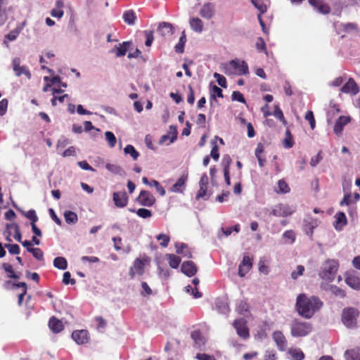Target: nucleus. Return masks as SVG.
<instances>
[{"instance_id": "1", "label": "nucleus", "mask_w": 360, "mask_h": 360, "mask_svg": "<svg viewBox=\"0 0 360 360\" xmlns=\"http://www.w3.org/2000/svg\"><path fill=\"white\" fill-rule=\"evenodd\" d=\"M323 302L316 296L307 297L301 293L296 300V309L298 314L306 319L311 318L323 307Z\"/></svg>"}, {"instance_id": "2", "label": "nucleus", "mask_w": 360, "mask_h": 360, "mask_svg": "<svg viewBox=\"0 0 360 360\" xmlns=\"http://www.w3.org/2000/svg\"><path fill=\"white\" fill-rule=\"evenodd\" d=\"M150 262V258L143 254L140 257L134 259L133 265L130 267L129 276L134 279L136 275L142 276L145 272V266Z\"/></svg>"}, {"instance_id": "3", "label": "nucleus", "mask_w": 360, "mask_h": 360, "mask_svg": "<svg viewBox=\"0 0 360 360\" xmlns=\"http://www.w3.org/2000/svg\"><path fill=\"white\" fill-rule=\"evenodd\" d=\"M338 266V262L336 260H327L319 272L320 277L327 281H333L335 278Z\"/></svg>"}, {"instance_id": "4", "label": "nucleus", "mask_w": 360, "mask_h": 360, "mask_svg": "<svg viewBox=\"0 0 360 360\" xmlns=\"http://www.w3.org/2000/svg\"><path fill=\"white\" fill-rule=\"evenodd\" d=\"M312 331V326L310 323L295 319L290 327L291 335L296 338L304 337Z\"/></svg>"}, {"instance_id": "5", "label": "nucleus", "mask_w": 360, "mask_h": 360, "mask_svg": "<svg viewBox=\"0 0 360 360\" xmlns=\"http://www.w3.org/2000/svg\"><path fill=\"white\" fill-rule=\"evenodd\" d=\"M359 315V311L354 307H347L343 309L342 314V321L344 325L347 328H354L356 326V320Z\"/></svg>"}, {"instance_id": "6", "label": "nucleus", "mask_w": 360, "mask_h": 360, "mask_svg": "<svg viewBox=\"0 0 360 360\" xmlns=\"http://www.w3.org/2000/svg\"><path fill=\"white\" fill-rule=\"evenodd\" d=\"M233 326L236 330L238 336L243 339H247L250 337L249 328L247 326V321L244 319H236Z\"/></svg>"}, {"instance_id": "7", "label": "nucleus", "mask_w": 360, "mask_h": 360, "mask_svg": "<svg viewBox=\"0 0 360 360\" xmlns=\"http://www.w3.org/2000/svg\"><path fill=\"white\" fill-rule=\"evenodd\" d=\"M229 66L234 70L235 73L238 75H246L249 73L248 63L244 60H232L229 62Z\"/></svg>"}, {"instance_id": "8", "label": "nucleus", "mask_w": 360, "mask_h": 360, "mask_svg": "<svg viewBox=\"0 0 360 360\" xmlns=\"http://www.w3.org/2000/svg\"><path fill=\"white\" fill-rule=\"evenodd\" d=\"M136 201L142 206L151 207L155 204V198L149 191L143 190L137 197Z\"/></svg>"}, {"instance_id": "9", "label": "nucleus", "mask_w": 360, "mask_h": 360, "mask_svg": "<svg viewBox=\"0 0 360 360\" xmlns=\"http://www.w3.org/2000/svg\"><path fill=\"white\" fill-rule=\"evenodd\" d=\"M333 27L338 34H341L342 37H344L347 33H349L353 30H355L356 25L354 23L347 22L343 23L340 22H335L333 24Z\"/></svg>"}, {"instance_id": "10", "label": "nucleus", "mask_w": 360, "mask_h": 360, "mask_svg": "<svg viewBox=\"0 0 360 360\" xmlns=\"http://www.w3.org/2000/svg\"><path fill=\"white\" fill-rule=\"evenodd\" d=\"M272 338L280 351L284 352L287 349L288 342L285 335L281 331H274L272 334Z\"/></svg>"}, {"instance_id": "11", "label": "nucleus", "mask_w": 360, "mask_h": 360, "mask_svg": "<svg viewBox=\"0 0 360 360\" xmlns=\"http://www.w3.org/2000/svg\"><path fill=\"white\" fill-rule=\"evenodd\" d=\"M308 2L321 14L327 15L331 11L330 6L324 0H308Z\"/></svg>"}, {"instance_id": "12", "label": "nucleus", "mask_w": 360, "mask_h": 360, "mask_svg": "<svg viewBox=\"0 0 360 360\" xmlns=\"http://www.w3.org/2000/svg\"><path fill=\"white\" fill-rule=\"evenodd\" d=\"M12 64L16 76L20 77L25 75L28 79L31 78V72L29 69L25 65L20 66V59L19 58H13Z\"/></svg>"}, {"instance_id": "13", "label": "nucleus", "mask_w": 360, "mask_h": 360, "mask_svg": "<svg viewBox=\"0 0 360 360\" xmlns=\"http://www.w3.org/2000/svg\"><path fill=\"white\" fill-rule=\"evenodd\" d=\"M112 200L117 207L122 208L127 205L129 197L125 191L114 192Z\"/></svg>"}, {"instance_id": "14", "label": "nucleus", "mask_w": 360, "mask_h": 360, "mask_svg": "<svg viewBox=\"0 0 360 360\" xmlns=\"http://www.w3.org/2000/svg\"><path fill=\"white\" fill-rule=\"evenodd\" d=\"M252 266V259L248 255H245L239 264L238 275L240 277L245 276Z\"/></svg>"}, {"instance_id": "15", "label": "nucleus", "mask_w": 360, "mask_h": 360, "mask_svg": "<svg viewBox=\"0 0 360 360\" xmlns=\"http://www.w3.org/2000/svg\"><path fill=\"white\" fill-rule=\"evenodd\" d=\"M208 184V176L206 174H203L199 181L200 189L196 195V199L203 198L207 195Z\"/></svg>"}, {"instance_id": "16", "label": "nucleus", "mask_w": 360, "mask_h": 360, "mask_svg": "<svg viewBox=\"0 0 360 360\" xmlns=\"http://www.w3.org/2000/svg\"><path fill=\"white\" fill-rule=\"evenodd\" d=\"M181 270L185 275L191 277L197 273L198 268L193 262L186 261L182 263Z\"/></svg>"}, {"instance_id": "17", "label": "nucleus", "mask_w": 360, "mask_h": 360, "mask_svg": "<svg viewBox=\"0 0 360 360\" xmlns=\"http://www.w3.org/2000/svg\"><path fill=\"white\" fill-rule=\"evenodd\" d=\"M346 283L352 288L360 290V276H357L354 273H348L345 276Z\"/></svg>"}, {"instance_id": "18", "label": "nucleus", "mask_w": 360, "mask_h": 360, "mask_svg": "<svg viewBox=\"0 0 360 360\" xmlns=\"http://www.w3.org/2000/svg\"><path fill=\"white\" fill-rule=\"evenodd\" d=\"M72 338L78 345L86 344L89 340V332L86 330H75L72 333Z\"/></svg>"}, {"instance_id": "19", "label": "nucleus", "mask_w": 360, "mask_h": 360, "mask_svg": "<svg viewBox=\"0 0 360 360\" xmlns=\"http://www.w3.org/2000/svg\"><path fill=\"white\" fill-rule=\"evenodd\" d=\"M340 91L345 94L356 95L359 93V89L354 79L349 78L347 82L341 88Z\"/></svg>"}, {"instance_id": "20", "label": "nucleus", "mask_w": 360, "mask_h": 360, "mask_svg": "<svg viewBox=\"0 0 360 360\" xmlns=\"http://www.w3.org/2000/svg\"><path fill=\"white\" fill-rule=\"evenodd\" d=\"M188 180V174L181 176L176 182L170 188L169 191L173 193H183L186 188V183Z\"/></svg>"}, {"instance_id": "21", "label": "nucleus", "mask_w": 360, "mask_h": 360, "mask_svg": "<svg viewBox=\"0 0 360 360\" xmlns=\"http://www.w3.org/2000/svg\"><path fill=\"white\" fill-rule=\"evenodd\" d=\"M214 8L215 6L212 3H206L202 6L200 11V15L203 18L211 19L214 16Z\"/></svg>"}, {"instance_id": "22", "label": "nucleus", "mask_w": 360, "mask_h": 360, "mask_svg": "<svg viewBox=\"0 0 360 360\" xmlns=\"http://www.w3.org/2000/svg\"><path fill=\"white\" fill-rule=\"evenodd\" d=\"M351 121V118L347 116H340L335 123L333 131L335 134H340L343 130L344 127Z\"/></svg>"}, {"instance_id": "23", "label": "nucleus", "mask_w": 360, "mask_h": 360, "mask_svg": "<svg viewBox=\"0 0 360 360\" xmlns=\"http://www.w3.org/2000/svg\"><path fill=\"white\" fill-rule=\"evenodd\" d=\"M271 214L276 217H288L292 214V212L289 210L288 206L280 204L272 210Z\"/></svg>"}, {"instance_id": "24", "label": "nucleus", "mask_w": 360, "mask_h": 360, "mask_svg": "<svg viewBox=\"0 0 360 360\" xmlns=\"http://www.w3.org/2000/svg\"><path fill=\"white\" fill-rule=\"evenodd\" d=\"M49 326L54 333H60L64 328L63 322L60 320L56 318L55 316H52L49 319Z\"/></svg>"}, {"instance_id": "25", "label": "nucleus", "mask_w": 360, "mask_h": 360, "mask_svg": "<svg viewBox=\"0 0 360 360\" xmlns=\"http://www.w3.org/2000/svg\"><path fill=\"white\" fill-rule=\"evenodd\" d=\"M158 32L162 37L169 36L173 34V26L166 22L160 23L158 27Z\"/></svg>"}, {"instance_id": "26", "label": "nucleus", "mask_w": 360, "mask_h": 360, "mask_svg": "<svg viewBox=\"0 0 360 360\" xmlns=\"http://www.w3.org/2000/svg\"><path fill=\"white\" fill-rule=\"evenodd\" d=\"M335 228L336 230H341L343 226L347 224L346 215L342 212H338L335 215Z\"/></svg>"}, {"instance_id": "27", "label": "nucleus", "mask_w": 360, "mask_h": 360, "mask_svg": "<svg viewBox=\"0 0 360 360\" xmlns=\"http://www.w3.org/2000/svg\"><path fill=\"white\" fill-rule=\"evenodd\" d=\"M191 28L195 32L200 33L203 30V22L198 17L191 18L189 20Z\"/></svg>"}, {"instance_id": "28", "label": "nucleus", "mask_w": 360, "mask_h": 360, "mask_svg": "<svg viewBox=\"0 0 360 360\" xmlns=\"http://www.w3.org/2000/svg\"><path fill=\"white\" fill-rule=\"evenodd\" d=\"M176 247V252L177 254H181L184 257H186L188 258H192L193 255L192 253L188 248V246L185 243H176L175 245Z\"/></svg>"}, {"instance_id": "29", "label": "nucleus", "mask_w": 360, "mask_h": 360, "mask_svg": "<svg viewBox=\"0 0 360 360\" xmlns=\"http://www.w3.org/2000/svg\"><path fill=\"white\" fill-rule=\"evenodd\" d=\"M345 357L346 360H360V347L346 350Z\"/></svg>"}, {"instance_id": "30", "label": "nucleus", "mask_w": 360, "mask_h": 360, "mask_svg": "<svg viewBox=\"0 0 360 360\" xmlns=\"http://www.w3.org/2000/svg\"><path fill=\"white\" fill-rule=\"evenodd\" d=\"M122 18L124 22L129 25H133L135 23L136 15L133 10H127L124 12Z\"/></svg>"}, {"instance_id": "31", "label": "nucleus", "mask_w": 360, "mask_h": 360, "mask_svg": "<svg viewBox=\"0 0 360 360\" xmlns=\"http://www.w3.org/2000/svg\"><path fill=\"white\" fill-rule=\"evenodd\" d=\"M2 267L4 271L8 274L7 277L13 279H19L20 273H15L13 270V266L9 263H3Z\"/></svg>"}, {"instance_id": "32", "label": "nucleus", "mask_w": 360, "mask_h": 360, "mask_svg": "<svg viewBox=\"0 0 360 360\" xmlns=\"http://www.w3.org/2000/svg\"><path fill=\"white\" fill-rule=\"evenodd\" d=\"M130 46V41H124L123 43L120 44L119 46L117 47L115 50L116 57L119 58L125 56Z\"/></svg>"}, {"instance_id": "33", "label": "nucleus", "mask_w": 360, "mask_h": 360, "mask_svg": "<svg viewBox=\"0 0 360 360\" xmlns=\"http://www.w3.org/2000/svg\"><path fill=\"white\" fill-rule=\"evenodd\" d=\"M191 337L195 342V344L199 347H200L201 345H204L205 343V339L202 335V333L200 331V330H196L192 331L191 334Z\"/></svg>"}, {"instance_id": "34", "label": "nucleus", "mask_w": 360, "mask_h": 360, "mask_svg": "<svg viewBox=\"0 0 360 360\" xmlns=\"http://www.w3.org/2000/svg\"><path fill=\"white\" fill-rule=\"evenodd\" d=\"M288 354L292 360H303L304 354L300 348H290Z\"/></svg>"}, {"instance_id": "35", "label": "nucleus", "mask_w": 360, "mask_h": 360, "mask_svg": "<svg viewBox=\"0 0 360 360\" xmlns=\"http://www.w3.org/2000/svg\"><path fill=\"white\" fill-rule=\"evenodd\" d=\"M236 310L239 314L247 316L250 313V307L247 302L240 300L237 304Z\"/></svg>"}, {"instance_id": "36", "label": "nucleus", "mask_w": 360, "mask_h": 360, "mask_svg": "<svg viewBox=\"0 0 360 360\" xmlns=\"http://www.w3.org/2000/svg\"><path fill=\"white\" fill-rule=\"evenodd\" d=\"M166 257L170 267L177 269L181 263V258L174 254H167Z\"/></svg>"}, {"instance_id": "37", "label": "nucleus", "mask_w": 360, "mask_h": 360, "mask_svg": "<svg viewBox=\"0 0 360 360\" xmlns=\"http://www.w3.org/2000/svg\"><path fill=\"white\" fill-rule=\"evenodd\" d=\"M295 144L293 136L289 129L285 131V138L283 141V146L284 148H292Z\"/></svg>"}, {"instance_id": "38", "label": "nucleus", "mask_w": 360, "mask_h": 360, "mask_svg": "<svg viewBox=\"0 0 360 360\" xmlns=\"http://www.w3.org/2000/svg\"><path fill=\"white\" fill-rule=\"evenodd\" d=\"M53 266L58 269L65 270L68 267V262L65 258L58 257L53 260Z\"/></svg>"}, {"instance_id": "39", "label": "nucleus", "mask_w": 360, "mask_h": 360, "mask_svg": "<svg viewBox=\"0 0 360 360\" xmlns=\"http://www.w3.org/2000/svg\"><path fill=\"white\" fill-rule=\"evenodd\" d=\"M186 42V36L185 32L183 31L179 38L178 44L175 46V51L177 53H182L184 51V46Z\"/></svg>"}, {"instance_id": "40", "label": "nucleus", "mask_w": 360, "mask_h": 360, "mask_svg": "<svg viewBox=\"0 0 360 360\" xmlns=\"http://www.w3.org/2000/svg\"><path fill=\"white\" fill-rule=\"evenodd\" d=\"M6 228L8 229H13L15 232L14 238L20 243L22 241V235L19 229V226L16 223L7 224Z\"/></svg>"}, {"instance_id": "41", "label": "nucleus", "mask_w": 360, "mask_h": 360, "mask_svg": "<svg viewBox=\"0 0 360 360\" xmlns=\"http://www.w3.org/2000/svg\"><path fill=\"white\" fill-rule=\"evenodd\" d=\"M217 311L221 314H226L229 312L230 309L228 303L223 300H218L216 302Z\"/></svg>"}, {"instance_id": "42", "label": "nucleus", "mask_w": 360, "mask_h": 360, "mask_svg": "<svg viewBox=\"0 0 360 360\" xmlns=\"http://www.w3.org/2000/svg\"><path fill=\"white\" fill-rule=\"evenodd\" d=\"M64 217L68 224H75L78 221L77 214L72 211H65Z\"/></svg>"}, {"instance_id": "43", "label": "nucleus", "mask_w": 360, "mask_h": 360, "mask_svg": "<svg viewBox=\"0 0 360 360\" xmlns=\"http://www.w3.org/2000/svg\"><path fill=\"white\" fill-rule=\"evenodd\" d=\"M124 152L125 154H129L134 160H136L139 156V153L132 145H127L124 148Z\"/></svg>"}, {"instance_id": "44", "label": "nucleus", "mask_w": 360, "mask_h": 360, "mask_svg": "<svg viewBox=\"0 0 360 360\" xmlns=\"http://www.w3.org/2000/svg\"><path fill=\"white\" fill-rule=\"evenodd\" d=\"M274 117L279 120L285 126L287 125V121L283 115V113L278 105L274 106V112L273 113Z\"/></svg>"}, {"instance_id": "45", "label": "nucleus", "mask_w": 360, "mask_h": 360, "mask_svg": "<svg viewBox=\"0 0 360 360\" xmlns=\"http://www.w3.org/2000/svg\"><path fill=\"white\" fill-rule=\"evenodd\" d=\"M278 191H277V193H289L290 191L288 184L283 179L278 180Z\"/></svg>"}, {"instance_id": "46", "label": "nucleus", "mask_w": 360, "mask_h": 360, "mask_svg": "<svg viewBox=\"0 0 360 360\" xmlns=\"http://www.w3.org/2000/svg\"><path fill=\"white\" fill-rule=\"evenodd\" d=\"M251 2L254 6L259 11V13H264L266 12L267 8L263 0H251Z\"/></svg>"}, {"instance_id": "47", "label": "nucleus", "mask_w": 360, "mask_h": 360, "mask_svg": "<svg viewBox=\"0 0 360 360\" xmlns=\"http://www.w3.org/2000/svg\"><path fill=\"white\" fill-rule=\"evenodd\" d=\"M158 240L160 241V245L163 248H167L169 245L170 237L166 234L160 233L156 236Z\"/></svg>"}, {"instance_id": "48", "label": "nucleus", "mask_w": 360, "mask_h": 360, "mask_svg": "<svg viewBox=\"0 0 360 360\" xmlns=\"http://www.w3.org/2000/svg\"><path fill=\"white\" fill-rule=\"evenodd\" d=\"M231 162V158L229 157H228L227 164L224 168V179H225L226 184L228 186L231 185V179H230V174H229L230 173L229 172V165H230Z\"/></svg>"}, {"instance_id": "49", "label": "nucleus", "mask_w": 360, "mask_h": 360, "mask_svg": "<svg viewBox=\"0 0 360 360\" xmlns=\"http://www.w3.org/2000/svg\"><path fill=\"white\" fill-rule=\"evenodd\" d=\"M28 252L32 253L33 257L37 260L42 261L44 259V252L39 248H34L33 249L28 250Z\"/></svg>"}, {"instance_id": "50", "label": "nucleus", "mask_w": 360, "mask_h": 360, "mask_svg": "<svg viewBox=\"0 0 360 360\" xmlns=\"http://www.w3.org/2000/svg\"><path fill=\"white\" fill-rule=\"evenodd\" d=\"M304 118L307 120L310 124L311 129L313 130L316 127V120L314 116V113L311 110H309L307 112Z\"/></svg>"}, {"instance_id": "51", "label": "nucleus", "mask_w": 360, "mask_h": 360, "mask_svg": "<svg viewBox=\"0 0 360 360\" xmlns=\"http://www.w3.org/2000/svg\"><path fill=\"white\" fill-rule=\"evenodd\" d=\"M105 139L108 143V145L110 148L115 147L116 144V137L114 134L111 131H106L105 133Z\"/></svg>"}, {"instance_id": "52", "label": "nucleus", "mask_w": 360, "mask_h": 360, "mask_svg": "<svg viewBox=\"0 0 360 360\" xmlns=\"http://www.w3.org/2000/svg\"><path fill=\"white\" fill-rule=\"evenodd\" d=\"M216 96L219 98H223L222 90L216 85H214L211 89V98L215 99Z\"/></svg>"}, {"instance_id": "53", "label": "nucleus", "mask_w": 360, "mask_h": 360, "mask_svg": "<svg viewBox=\"0 0 360 360\" xmlns=\"http://www.w3.org/2000/svg\"><path fill=\"white\" fill-rule=\"evenodd\" d=\"M4 247L8 249L11 255H18L20 253V249L17 244H5Z\"/></svg>"}, {"instance_id": "54", "label": "nucleus", "mask_w": 360, "mask_h": 360, "mask_svg": "<svg viewBox=\"0 0 360 360\" xmlns=\"http://www.w3.org/2000/svg\"><path fill=\"white\" fill-rule=\"evenodd\" d=\"M150 186H154L158 193H160V195L164 196L165 195V188L160 184V183L156 180H152L150 184Z\"/></svg>"}, {"instance_id": "55", "label": "nucleus", "mask_w": 360, "mask_h": 360, "mask_svg": "<svg viewBox=\"0 0 360 360\" xmlns=\"http://www.w3.org/2000/svg\"><path fill=\"white\" fill-rule=\"evenodd\" d=\"M221 229L224 236H229L233 231L238 233L240 231V225L236 224L233 227L221 228Z\"/></svg>"}, {"instance_id": "56", "label": "nucleus", "mask_w": 360, "mask_h": 360, "mask_svg": "<svg viewBox=\"0 0 360 360\" xmlns=\"http://www.w3.org/2000/svg\"><path fill=\"white\" fill-rule=\"evenodd\" d=\"M136 212L139 217L143 219H147L152 216L151 211L145 208H139Z\"/></svg>"}, {"instance_id": "57", "label": "nucleus", "mask_w": 360, "mask_h": 360, "mask_svg": "<svg viewBox=\"0 0 360 360\" xmlns=\"http://www.w3.org/2000/svg\"><path fill=\"white\" fill-rule=\"evenodd\" d=\"M213 76L217 79L219 85H220L223 88L227 87L226 79L225 77H224L223 75H221L217 72L214 73Z\"/></svg>"}, {"instance_id": "58", "label": "nucleus", "mask_w": 360, "mask_h": 360, "mask_svg": "<svg viewBox=\"0 0 360 360\" xmlns=\"http://www.w3.org/2000/svg\"><path fill=\"white\" fill-rule=\"evenodd\" d=\"M23 214L28 219L31 221V223L36 224V222L38 221V217L37 216L34 210H30L27 212H24Z\"/></svg>"}, {"instance_id": "59", "label": "nucleus", "mask_w": 360, "mask_h": 360, "mask_svg": "<svg viewBox=\"0 0 360 360\" xmlns=\"http://www.w3.org/2000/svg\"><path fill=\"white\" fill-rule=\"evenodd\" d=\"M231 98H232V100H233V101H237L242 103H245V99L243 95L240 91H233L232 93Z\"/></svg>"}, {"instance_id": "60", "label": "nucleus", "mask_w": 360, "mask_h": 360, "mask_svg": "<svg viewBox=\"0 0 360 360\" xmlns=\"http://www.w3.org/2000/svg\"><path fill=\"white\" fill-rule=\"evenodd\" d=\"M304 271V267L302 265H299L297 267V271H294L291 273V277L295 280L298 276H302Z\"/></svg>"}, {"instance_id": "61", "label": "nucleus", "mask_w": 360, "mask_h": 360, "mask_svg": "<svg viewBox=\"0 0 360 360\" xmlns=\"http://www.w3.org/2000/svg\"><path fill=\"white\" fill-rule=\"evenodd\" d=\"M283 236L284 238L289 239L290 243H293L295 240L296 235L293 231L288 230L283 233Z\"/></svg>"}, {"instance_id": "62", "label": "nucleus", "mask_w": 360, "mask_h": 360, "mask_svg": "<svg viewBox=\"0 0 360 360\" xmlns=\"http://www.w3.org/2000/svg\"><path fill=\"white\" fill-rule=\"evenodd\" d=\"M276 353L274 350H266L264 355V360H276Z\"/></svg>"}, {"instance_id": "63", "label": "nucleus", "mask_w": 360, "mask_h": 360, "mask_svg": "<svg viewBox=\"0 0 360 360\" xmlns=\"http://www.w3.org/2000/svg\"><path fill=\"white\" fill-rule=\"evenodd\" d=\"M8 101L6 98H4L0 101V115L6 114L8 108Z\"/></svg>"}, {"instance_id": "64", "label": "nucleus", "mask_w": 360, "mask_h": 360, "mask_svg": "<svg viewBox=\"0 0 360 360\" xmlns=\"http://www.w3.org/2000/svg\"><path fill=\"white\" fill-rule=\"evenodd\" d=\"M196 359L198 360H216L214 356H211L207 354H197Z\"/></svg>"}]
</instances>
